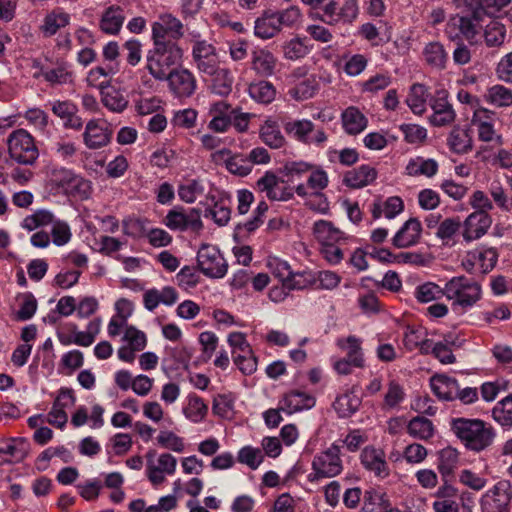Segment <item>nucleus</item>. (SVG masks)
Segmentation results:
<instances>
[{
	"label": "nucleus",
	"instance_id": "nucleus-1",
	"mask_svg": "<svg viewBox=\"0 0 512 512\" xmlns=\"http://www.w3.org/2000/svg\"><path fill=\"white\" fill-rule=\"evenodd\" d=\"M449 426L461 444L475 453L491 447L496 438L494 427L478 418L452 417Z\"/></svg>",
	"mask_w": 512,
	"mask_h": 512
},
{
	"label": "nucleus",
	"instance_id": "nucleus-2",
	"mask_svg": "<svg viewBox=\"0 0 512 512\" xmlns=\"http://www.w3.org/2000/svg\"><path fill=\"white\" fill-rule=\"evenodd\" d=\"M445 297L456 314H464L482 298V286L466 276H455L445 283Z\"/></svg>",
	"mask_w": 512,
	"mask_h": 512
},
{
	"label": "nucleus",
	"instance_id": "nucleus-3",
	"mask_svg": "<svg viewBox=\"0 0 512 512\" xmlns=\"http://www.w3.org/2000/svg\"><path fill=\"white\" fill-rule=\"evenodd\" d=\"M181 58L182 49L177 42H153V47L146 55V69L154 79L164 81L172 72L171 67Z\"/></svg>",
	"mask_w": 512,
	"mask_h": 512
},
{
	"label": "nucleus",
	"instance_id": "nucleus-4",
	"mask_svg": "<svg viewBox=\"0 0 512 512\" xmlns=\"http://www.w3.org/2000/svg\"><path fill=\"white\" fill-rule=\"evenodd\" d=\"M359 15L357 0H328L311 13V16L327 25L352 24Z\"/></svg>",
	"mask_w": 512,
	"mask_h": 512
},
{
	"label": "nucleus",
	"instance_id": "nucleus-5",
	"mask_svg": "<svg viewBox=\"0 0 512 512\" xmlns=\"http://www.w3.org/2000/svg\"><path fill=\"white\" fill-rule=\"evenodd\" d=\"M7 146L11 159L19 164L33 165L39 157L34 138L25 129L11 132L7 138Z\"/></svg>",
	"mask_w": 512,
	"mask_h": 512
},
{
	"label": "nucleus",
	"instance_id": "nucleus-6",
	"mask_svg": "<svg viewBox=\"0 0 512 512\" xmlns=\"http://www.w3.org/2000/svg\"><path fill=\"white\" fill-rule=\"evenodd\" d=\"M226 341L231 348V357L235 366L244 375L253 374L257 369V359L246 340V335L242 332H229Z\"/></svg>",
	"mask_w": 512,
	"mask_h": 512
},
{
	"label": "nucleus",
	"instance_id": "nucleus-7",
	"mask_svg": "<svg viewBox=\"0 0 512 512\" xmlns=\"http://www.w3.org/2000/svg\"><path fill=\"white\" fill-rule=\"evenodd\" d=\"M283 128L288 136L306 145L323 147L327 141L323 128H316L315 124L308 119L286 121Z\"/></svg>",
	"mask_w": 512,
	"mask_h": 512
},
{
	"label": "nucleus",
	"instance_id": "nucleus-8",
	"mask_svg": "<svg viewBox=\"0 0 512 512\" xmlns=\"http://www.w3.org/2000/svg\"><path fill=\"white\" fill-rule=\"evenodd\" d=\"M339 446L333 444L327 450L314 456L312 461L313 473L309 474L310 481L321 478H331L337 476L342 471V461L339 457Z\"/></svg>",
	"mask_w": 512,
	"mask_h": 512
},
{
	"label": "nucleus",
	"instance_id": "nucleus-9",
	"mask_svg": "<svg viewBox=\"0 0 512 512\" xmlns=\"http://www.w3.org/2000/svg\"><path fill=\"white\" fill-rule=\"evenodd\" d=\"M197 263L201 272L211 278L224 276V256L218 247L204 244L197 254Z\"/></svg>",
	"mask_w": 512,
	"mask_h": 512
},
{
	"label": "nucleus",
	"instance_id": "nucleus-10",
	"mask_svg": "<svg viewBox=\"0 0 512 512\" xmlns=\"http://www.w3.org/2000/svg\"><path fill=\"white\" fill-rule=\"evenodd\" d=\"M183 36V24L172 14H161L152 24L153 42H177Z\"/></svg>",
	"mask_w": 512,
	"mask_h": 512
},
{
	"label": "nucleus",
	"instance_id": "nucleus-11",
	"mask_svg": "<svg viewBox=\"0 0 512 512\" xmlns=\"http://www.w3.org/2000/svg\"><path fill=\"white\" fill-rule=\"evenodd\" d=\"M286 183V180L279 178L274 172L266 171L262 177L257 180V187L264 192L268 199L272 201H288L294 198V189L291 186H280Z\"/></svg>",
	"mask_w": 512,
	"mask_h": 512
},
{
	"label": "nucleus",
	"instance_id": "nucleus-12",
	"mask_svg": "<svg viewBox=\"0 0 512 512\" xmlns=\"http://www.w3.org/2000/svg\"><path fill=\"white\" fill-rule=\"evenodd\" d=\"M154 456L153 452L147 454V477L153 485L157 486L165 481V475L175 473L177 460L169 453L160 454L156 461L153 460Z\"/></svg>",
	"mask_w": 512,
	"mask_h": 512
},
{
	"label": "nucleus",
	"instance_id": "nucleus-13",
	"mask_svg": "<svg viewBox=\"0 0 512 512\" xmlns=\"http://www.w3.org/2000/svg\"><path fill=\"white\" fill-rule=\"evenodd\" d=\"M112 138L109 124L102 119L87 122L83 133V142L88 149L97 150L107 146Z\"/></svg>",
	"mask_w": 512,
	"mask_h": 512
},
{
	"label": "nucleus",
	"instance_id": "nucleus-14",
	"mask_svg": "<svg viewBox=\"0 0 512 512\" xmlns=\"http://www.w3.org/2000/svg\"><path fill=\"white\" fill-rule=\"evenodd\" d=\"M192 53L200 71L210 76H215L218 73L220 62L215 48L211 44L206 41H196Z\"/></svg>",
	"mask_w": 512,
	"mask_h": 512
},
{
	"label": "nucleus",
	"instance_id": "nucleus-15",
	"mask_svg": "<svg viewBox=\"0 0 512 512\" xmlns=\"http://www.w3.org/2000/svg\"><path fill=\"white\" fill-rule=\"evenodd\" d=\"M510 498L507 482H498L482 496V512H503Z\"/></svg>",
	"mask_w": 512,
	"mask_h": 512
},
{
	"label": "nucleus",
	"instance_id": "nucleus-16",
	"mask_svg": "<svg viewBox=\"0 0 512 512\" xmlns=\"http://www.w3.org/2000/svg\"><path fill=\"white\" fill-rule=\"evenodd\" d=\"M492 223L490 215L485 210L471 213L464 221L463 238L466 242L481 238Z\"/></svg>",
	"mask_w": 512,
	"mask_h": 512
},
{
	"label": "nucleus",
	"instance_id": "nucleus-17",
	"mask_svg": "<svg viewBox=\"0 0 512 512\" xmlns=\"http://www.w3.org/2000/svg\"><path fill=\"white\" fill-rule=\"evenodd\" d=\"M422 224L417 218L408 219L392 238V245L396 248H409L419 243Z\"/></svg>",
	"mask_w": 512,
	"mask_h": 512
},
{
	"label": "nucleus",
	"instance_id": "nucleus-18",
	"mask_svg": "<svg viewBox=\"0 0 512 512\" xmlns=\"http://www.w3.org/2000/svg\"><path fill=\"white\" fill-rule=\"evenodd\" d=\"M166 80L172 92L179 98L190 97L196 89V80L186 69L172 71Z\"/></svg>",
	"mask_w": 512,
	"mask_h": 512
},
{
	"label": "nucleus",
	"instance_id": "nucleus-19",
	"mask_svg": "<svg viewBox=\"0 0 512 512\" xmlns=\"http://www.w3.org/2000/svg\"><path fill=\"white\" fill-rule=\"evenodd\" d=\"M126 19L124 7L110 5L104 9L99 20V29L107 35H117Z\"/></svg>",
	"mask_w": 512,
	"mask_h": 512
},
{
	"label": "nucleus",
	"instance_id": "nucleus-20",
	"mask_svg": "<svg viewBox=\"0 0 512 512\" xmlns=\"http://www.w3.org/2000/svg\"><path fill=\"white\" fill-rule=\"evenodd\" d=\"M281 409L288 414L308 410L315 406L316 399L301 390H291L280 400Z\"/></svg>",
	"mask_w": 512,
	"mask_h": 512
},
{
	"label": "nucleus",
	"instance_id": "nucleus-21",
	"mask_svg": "<svg viewBox=\"0 0 512 512\" xmlns=\"http://www.w3.org/2000/svg\"><path fill=\"white\" fill-rule=\"evenodd\" d=\"M377 177L375 168L362 164L357 168L345 172L343 184L352 189H359L370 185Z\"/></svg>",
	"mask_w": 512,
	"mask_h": 512
},
{
	"label": "nucleus",
	"instance_id": "nucleus-22",
	"mask_svg": "<svg viewBox=\"0 0 512 512\" xmlns=\"http://www.w3.org/2000/svg\"><path fill=\"white\" fill-rule=\"evenodd\" d=\"M361 463L379 478L384 479L389 475V467L381 450L373 447L364 448L361 453Z\"/></svg>",
	"mask_w": 512,
	"mask_h": 512
},
{
	"label": "nucleus",
	"instance_id": "nucleus-23",
	"mask_svg": "<svg viewBox=\"0 0 512 512\" xmlns=\"http://www.w3.org/2000/svg\"><path fill=\"white\" fill-rule=\"evenodd\" d=\"M281 31L275 11L265 10L254 22V35L266 40L273 38Z\"/></svg>",
	"mask_w": 512,
	"mask_h": 512
},
{
	"label": "nucleus",
	"instance_id": "nucleus-24",
	"mask_svg": "<svg viewBox=\"0 0 512 512\" xmlns=\"http://www.w3.org/2000/svg\"><path fill=\"white\" fill-rule=\"evenodd\" d=\"M433 393L441 400L454 401L459 383L456 378L445 374H435L430 378Z\"/></svg>",
	"mask_w": 512,
	"mask_h": 512
},
{
	"label": "nucleus",
	"instance_id": "nucleus-25",
	"mask_svg": "<svg viewBox=\"0 0 512 512\" xmlns=\"http://www.w3.org/2000/svg\"><path fill=\"white\" fill-rule=\"evenodd\" d=\"M70 19V14L61 8H55L45 15L39 30L44 37H52L60 29L68 26L70 24Z\"/></svg>",
	"mask_w": 512,
	"mask_h": 512
},
{
	"label": "nucleus",
	"instance_id": "nucleus-26",
	"mask_svg": "<svg viewBox=\"0 0 512 512\" xmlns=\"http://www.w3.org/2000/svg\"><path fill=\"white\" fill-rule=\"evenodd\" d=\"M313 233L322 245L336 244L347 239L345 234L336 228L332 222L323 219L314 223Z\"/></svg>",
	"mask_w": 512,
	"mask_h": 512
},
{
	"label": "nucleus",
	"instance_id": "nucleus-27",
	"mask_svg": "<svg viewBox=\"0 0 512 512\" xmlns=\"http://www.w3.org/2000/svg\"><path fill=\"white\" fill-rule=\"evenodd\" d=\"M425 63L433 69L444 70L448 62V53L444 46L437 41L429 42L423 49Z\"/></svg>",
	"mask_w": 512,
	"mask_h": 512
},
{
	"label": "nucleus",
	"instance_id": "nucleus-28",
	"mask_svg": "<svg viewBox=\"0 0 512 512\" xmlns=\"http://www.w3.org/2000/svg\"><path fill=\"white\" fill-rule=\"evenodd\" d=\"M119 70L117 64H106L105 66H97L92 68L87 74V83L89 86L103 90L110 86V78Z\"/></svg>",
	"mask_w": 512,
	"mask_h": 512
},
{
	"label": "nucleus",
	"instance_id": "nucleus-29",
	"mask_svg": "<svg viewBox=\"0 0 512 512\" xmlns=\"http://www.w3.org/2000/svg\"><path fill=\"white\" fill-rule=\"evenodd\" d=\"M438 169L439 165L436 160L417 156L409 160L406 166V173L409 176H426L431 178L437 174Z\"/></svg>",
	"mask_w": 512,
	"mask_h": 512
},
{
	"label": "nucleus",
	"instance_id": "nucleus-30",
	"mask_svg": "<svg viewBox=\"0 0 512 512\" xmlns=\"http://www.w3.org/2000/svg\"><path fill=\"white\" fill-rule=\"evenodd\" d=\"M342 122L345 131L350 135L361 133L368 124L365 115L356 107L350 106L342 113Z\"/></svg>",
	"mask_w": 512,
	"mask_h": 512
},
{
	"label": "nucleus",
	"instance_id": "nucleus-31",
	"mask_svg": "<svg viewBox=\"0 0 512 512\" xmlns=\"http://www.w3.org/2000/svg\"><path fill=\"white\" fill-rule=\"evenodd\" d=\"M276 58L268 50H256L252 54V69L262 77H269L274 74Z\"/></svg>",
	"mask_w": 512,
	"mask_h": 512
},
{
	"label": "nucleus",
	"instance_id": "nucleus-32",
	"mask_svg": "<svg viewBox=\"0 0 512 512\" xmlns=\"http://www.w3.org/2000/svg\"><path fill=\"white\" fill-rule=\"evenodd\" d=\"M435 426L424 416H415L407 424V433L418 440L428 441L434 436Z\"/></svg>",
	"mask_w": 512,
	"mask_h": 512
},
{
	"label": "nucleus",
	"instance_id": "nucleus-33",
	"mask_svg": "<svg viewBox=\"0 0 512 512\" xmlns=\"http://www.w3.org/2000/svg\"><path fill=\"white\" fill-rule=\"evenodd\" d=\"M447 144L451 151L457 154H465L472 150V139L467 129L455 126L447 138Z\"/></svg>",
	"mask_w": 512,
	"mask_h": 512
},
{
	"label": "nucleus",
	"instance_id": "nucleus-34",
	"mask_svg": "<svg viewBox=\"0 0 512 512\" xmlns=\"http://www.w3.org/2000/svg\"><path fill=\"white\" fill-rule=\"evenodd\" d=\"M55 215L48 209H37L32 214L25 216L20 226L28 232L42 229L53 223Z\"/></svg>",
	"mask_w": 512,
	"mask_h": 512
},
{
	"label": "nucleus",
	"instance_id": "nucleus-35",
	"mask_svg": "<svg viewBox=\"0 0 512 512\" xmlns=\"http://www.w3.org/2000/svg\"><path fill=\"white\" fill-rule=\"evenodd\" d=\"M313 169V164L303 160L287 161L279 169V173L286 178V183H294L308 176L309 171Z\"/></svg>",
	"mask_w": 512,
	"mask_h": 512
},
{
	"label": "nucleus",
	"instance_id": "nucleus-36",
	"mask_svg": "<svg viewBox=\"0 0 512 512\" xmlns=\"http://www.w3.org/2000/svg\"><path fill=\"white\" fill-rule=\"evenodd\" d=\"M259 133L262 142L272 149H278L285 144V138L276 121L266 120Z\"/></svg>",
	"mask_w": 512,
	"mask_h": 512
},
{
	"label": "nucleus",
	"instance_id": "nucleus-37",
	"mask_svg": "<svg viewBox=\"0 0 512 512\" xmlns=\"http://www.w3.org/2000/svg\"><path fill=\"white\" fill-rule=\"evenodd\" d=\"M470 256L476 260L480 267V272L485 275L494 269L499 254L496 248L481 246L471 252Z\"/></svg>",
	"mask_w": 512,
	"mask_h": 512
},
{
	"label": "nucleus",
	"instance_id": "nucleus-38",
	"mask_svg": "<svg viewBox=\"0 0 512 512\" xmlns=\"http://www.w3.org/2000/svg\"><path fill=\"white\" fill-rule=\"evenodd\" d=\"M75 173L67 168H53L49 173L48 183L56 193L66 195Z\"/></svg>",
	"mask_w": 512,
	"mask_h": 512
},
{
	"label": "nucleus",
	"instance_id": "nucleus-39",
	"mask_svg": "<svg viewBox=\"0 0 512 512\" xmlns=\"http://www.w3.org/2000/svg\"><path fill=\"white\" fill-rule=\"evenodd\" d=\"M103 105L113 112H122L128 105V100L119 89L107 86L101 90Z\"/></svg>",
	"mask_w": 512,
	"mask_h": 512
},
{
	"label": "nucleus",
	"instance_id": "nucleus-40",
	"mask_svg": "<svg viewBox=\"0 0 512 512\" xmlns=\"http://www.w3.org/2000/svg\"><path fill=\"white\" fill-rule=\"evenodd\" d=\"M492 417L504 429H512V393L496 403Z\"/></svg>",
	"mask_w": 512,
	"mask_h": 512
},
{
	"label": "nucleus",
	"instance_id": "nucleus-41",
	"mask_svg": "<svg viewBox=\"0 0 512 512\" xmlns=\"http://www.w3.org/2000/svg\"><path fill=\"white\" fill-rule=\"evenodd\" d=\"M429 97L428 89L425 85L415 83L411 86L406 103L414 114H422L425 111V104Z\"/></svg>",
	"mask_w": 512,
	"mask_h": 512
},
{
	"label": "nucleus",
	"instance_id": "nucleus-42",
	"mask_svg": "<svg viewBox=\"0 0 512 512\" xmlns=\"http://www.w3.org/2000/svg\"><path fill=\"white\" fill-rule=\"evenodd\" d=\"M249 95L258 103L269 104L275 99L276 89L269 81L253 82L248 87Z\"/></svg>",
	"mask_w": 512,
	"mask_h": 512
},
{
	"label": "nucleus",
	"instance_id": "nucleus-43",
	"mask_svg": "<svg viewBox=\"0 0 512 512\" xmlns=\"http://www.w3.org/2000/svg\"><path fill=\"white\" fill-rule=\"evenodd\" d=\"M346 345L341 344L339 341L338 345L342 349L347 350L346 359L352 362L353 367L362 368L365 365L364 355L362 351V341L360 338L350 335L346 338Z\"/></svg>",
	"mask_w": 512,
	"mask_h": 512
},
{
	"label": "nucleus",
	"instance_id": "nucleus-44",
	"mask_svg": "<svg viewBox=\"0 0 512 512\" xmlns=\"http://www.w3.org/2000/svg\"><path fill=\"white\" fill-rule=\"evenodd\" d=\"M201 143L207 150L214 152L211 153V160L216 165L224 164V147L223 139L215 133H205L201 136Z\"/></svg>",
	"mask_w": 512,
	"mask_h": 512
},
{
	"label": "nucleus",
	"instance_id": "nucleus-45",
	"mask_svg": "<svg viewBox=\"0 0 512 512\" xmlns=\"http://www.w3.org/2000/svg\"><path fill=\"white\" fill-rule=\"evenodd\" d=\"M50 237L51 242L58 246L68 244L72 239V232L70 225L67 221L59 219L55 216L53 223H51Z\"/></svg>",
	"mask_w": 512,
	"mask_h": 512
},
{
	"label": "nucleus",
	"instance_id": "nucleus-46",
	"mask_svg": "<svg viewBox=\"0 0 512 512\" xmlns=\"http://www.w3.org/2000/svg\"><path fill=\"white\" fill-rule=\"evenodd\" d=\"M458 459L459 453L452 447H446L439 452L438 470L444 478L453 474V471L458 464Z\"/></svg>",
	"mask_w": 512,
	"mask_h": 512
},
{
	"label": "nucleus",
	"instance_id": "nucleus-47",
	"mask_svg": "<svg viewBox=\"0 0 512 512\" xmlns=\"http://www.w3.org/2000/svg\"><path fill=\"white\" fill-rule=\"evenodd\" d=\"M329 178L327 172L319 165L313 164L307 176V186L313 190L312 194L323 197L322 191L327 188Z\"/></svg>",
	"mask_w": 512,
	"mask_h": 512
},
{
	"label": "nucleus",
	"instance_id": "nucleus-48",
	"mask_svg": "<svg viewBox=\"0 0 512 512\" xmlns=\"http://www.w3.org/2000/svg\"><path fill=\"white\" fill-rule=\"evenodd\" d=\"M307 38H294L283 46L284 57L288 60H298L309 54L312 46Z\"/></svg>",
	"mask_w": 512,
	"mask_h": 512
},
{
	"label": "nucleus",
	"instance_id": "nucleus-49",
	"mask_svg": "<svg viewBox=\"0 0 512 512\" xmlns=\"http://www.w3.org/2000/svg\"><path fill=\"white\" fill-rule=\"evenodd\" d=\"M237 461L251 470H256L263 463L264 454L260 448L246 445L238 451Z\"/></svg>",
	"mask_w": 512,
	"mask_h": 512
},
{
	"label": "nucleus",
	"instance_id": "nucleus-50",
	"mask_svg": "<svg viewBox=\"0 0 512 512\" xmlns=\"http://www.w3.org/2000/svg\"><path fill=\"white\" fill-rule=\"evenodd\" d=\"M414 294L419 302L427 303L445 296V286L441 288L433 282H426L417 286Z\"/></svg>",
	"mask_w": 512,
	"mask_h": 512
},
{
	"label": "nucleus",
	"instance_id": "nucleus-51",
	"mask_svg": "<svg viewBox=\"0 0 512 512\" xmlns=\"http://www.w3.org/2000/svg\"><path fill=\"white\" fill-rule=\"evenodd\" d=\"M316 283V274L311 271L293 272L286 282L284 289L303 290Z\"/></svg>",
	"mask_w": 512,
	"mask_h": 512
},
{
	"label": "nucleus",
	"instance_id": "nucleus-52",
	"mask_svg": "<svg viewBox=\"0 0 512 512\" xmlns=\"http://www.w3.org/2000/svg\"><path fill=\"white\" fill-rule=\"evenodd\" d=\"M183 413L190 421L198 423L205 417L207 406L200 397L189 395L188 403L183 408Z\"/></svg>",
	"mask_w": 512,
	"mask_h": 512
},
{
	"label": "nucleus",
	"instance_id": "nucleus-53",
	"mask_svg": "<svg viewBox=\"0 0 512 512\" xmlns=\"http://www.w3.org/2000/svg\"><path fill=\"white\" fill-rule=\"evenodd\" d=\"M487 101L497 107L512 105V91L503 85H494L488 89Z\"/></svg>",
	"mask_w": 512,
	"mask_h": 512
},
{
	"label": "nucleus",
	"instance_id": "nucleus-54",
	"mask_svg": "<svg viewBox=\"0 0 512 512\" xmlns=\"http://www.w3.org/2000/svg\"><path fill=\"white\" fill-rule=\"evenodd\" d=\"M360 404L361 401L359 398L350 394H343L337 397L334 402V407L340 417H350L358 411Z\"/></svg>",
	"mask_w": 512,
	"mask_h": 512
},
{
	"label": "nucleus",
	"instance_id": "nucleus-55",
	"mask_svg": "<svg viewBox=\"0 0 512 512\" xmlns=\"http://www.w3.org/2000/svg\"><path fill=\"white\" fill-rule=\"evenodd\" d=\"M177 284L185 291L195 288L200 281V274L196 267L184 266L176 274Z\"/></svg>",
	"mask_w": 512,
	"mask_h": 512
},
{
	"label": "nucleus",
	"instance_id": "nucleus-56",
	"mask_svg": "<svg viewBox=\"0 0 512 512\" xmlns=\"http://www.w3.org/2000/svg\"><path fill=\"white\" fill-rule=\"evenodd\" d=\"M506 37L505 26L499 22H491L484 31L485 43L488 47H499Z\"/></svg>",
	"mask_w": 512,
	"mask_h": 512
},
{
	"label": "nucleus",
	"instance_id": "nucleus-57",
	"mask_svg": "<svg viewBox=\"0 0 512 512\" xmlns=\"http://www.w3.org/2000/svg\"><path fill=\"white\" fill-rule=\"evenodd\" d=\"M203 193V186L198 180H186L180 184L178 195L186 203H193Z\"/></svg>",
	"mask_w": 512,
	"mask_h": 512
},
{
	"label": "nucleus",
	"instance_id": "nucleus-58",
	"mask_svg": "<svg viewBox=\"0 0 512 512\" xmlns=\"http://www.w3.org/2000/svg\"><path fill=\"white\" fill-rule=\"evenodd\" d=\"M230 106L226 104V132L230 127H234L237 132H244L247 130L250 120L249 113H239L232 109L229 111Z\"/></svg>",
	"mask_w": 512,
	"mask_h": 512
},
{
	"label": "nucleus",
	"instance_id": "nucleus-59",
	"mask_svg": "<svg viewBox=\"0 0 512 512\" xmlns=\"http://www.w3.org/2000/svg\"><path fill=\"white\" fill-rule=\"evenodd\" d=\"M20 308L17 311V319L26 321L31 319L37 310V300L30 292L23 293L19 296Z\"/></svg>",
	"mask_w": 512,
	"mask_h": 512
},
{
	"label": "nucleus",
	"instance_id": "nucleus-60",
	"mask_svg": "<svg viewBox=\"0 0 512 512\" xmlns=\"http://www.w3.org/2000/svg\"><path fill=\"white\" fill-rule=\"evenodd\" d=\"M462 224L458 217L446 218L437 229L436 236L447 244L460 230Z\"/></svg>",
	"mask_w": 512,
	"mask_h": 512
},
{
	"label": "nucleus",
	"instance_id": "nucleus-61",
	"mask_svg": "<svg viewBox=\"0 0 512 512\" xmlns=\"http://www.w3.org/2000/svg\"><path fill=\"white\" fill-rule=\"evenodd\" d=\"M91 192V182L75 174L66 195L79 199H87L89 198Z\"/></svg>",
	"mask_w": 512,
	"mask_h": 512
},
{
	"label": "nucleus",
	"instance_id": "nucleus-62",
	"mask_svg": "<svg viewBox=\"0 0 512 512\" xmlns=\"http://www.w3.org/2000/svg\"><path fill=\"white\" fill-rule=\"evenodd\" d=\"M226 170L237 176H246L252 170L251 161L241 155L229 156L226 159Z\"/></svg>",
	"mask_w": 512,
	"mask_h": 512
},
{
	"label": "nucleus",
	"instance_id": "nucleus-63",
	"mask_svg": "<svg viewBox=\"0 0 512 512\" xmlns=\"http://www.w3.org/2000/svg\"><path fill=\"white\" fill-rule=\"evenodd\" d=\"M123 340L128 343L127 345L129 347L137 352L143 350L147 344L145 333L134 326H126Z\"/></svg>",
	"mask_w": 512,
	"mask_h": 512
},
{
	"label": "nucleus",
	"instance_id": "nucleus-64",
	"mask_svg": "<svg viewBox=\"0 0 512 512\" xmlns=\"http://www.w3.org/2000/svg\"><path fill=\"white\" fill-rule=\"evenodd\" d=\"M317 90L318 84L315 79L306 78L291 90V94L297 100H307L312 98Z\"/></svg>",
	"mask_w": 512,
	"mask_h": 512
}]
</instances>
